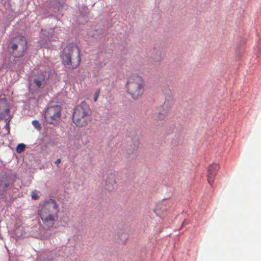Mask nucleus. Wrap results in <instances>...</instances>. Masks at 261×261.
Masks as SVG:
<instances>
[{
	"label": "nucleus",
	"mask_w": 261,
	"mask_h": 261,
	"mask_svg": "<svg viewBox=\"0 0 261 261\" xmlns=\"http://www.w3.org/2000/svg\"><path fill=\"white\" fill-rule=\"evenodd\" d=\"M127 89L134 99H138L144 91L142 77L138 74L130 75L127 81Z\"/></svg>",
	"instance_id": "nucleus-4"
},
{
	"label": "nucleus",
	"mask_w": 261,
	"mask_h": 261,
	"mask_svg": "<svg viewBox=\"0 0 261 261\" xmlns=\"http://www.w3.org/2000/svg\"><path fill=\"white\" fill-rule=\"evenodd\" d=\"M32 123L36 129H37L38 131L41 130L42 127L38 120H34L32 121Z\"/></svg>",
	"instance_id": "nucleus-15"
},
{
	"label": "nucleus",
	"mask_w": 261,
	"mask_h": 261,
	"mask_svg": "<svg viewBox=\"0 0 261 261\" xmlns=\"http://www.w3.org/2000/svg\"><path fill=\"white\" fill-rule=\"evenodd\" d=\"M90 110L89 105L83 101L75 109L73 114V121L74 124L79 127L87 125L90 121Z\"/></svg>",
	"instance_id": "nucleus-3"
},
{
	"label": "nucleus",
	"mask_w": 261,
	"mask_h": 261,
	"mask_svg": "<svg viewBox=\"0 0 261 261\" xmlns=\"http://www.w3.org/2000/svg\"><path fill=\"white\" fill-rule=\"evenodd\" d=\"M49 72L46 70L38 71L31 79V86L37 90L43 88L49 80Z\"/></svg>",
	"instance_id": "nucleus-6"
},
{
	"label": "nucleus",
	"mask_w": 261,
	"mask_h": 261,
	"mask_svg": "<svg viewBox=\"0 0 261 261\" xmlns=\"http://www.w3.org/2000/svg\"><path fill=\"white\" fill-rule=\"evenodd\" d=\"M44 37L41 38L38 41L39 45L40 47L49 48L50 47V42L51 39L49 36H47L45 32L43 33Z\"/></svg>",
	"instance_id": "nucleus-13"
},
{
	"label": "nucleus",
	"mask_w": 261,
	"mask_h": 261,
	"mask_svg": "<svg viewBox=\"0 0 261 261\" xmlns=\"http://www.w3.org/2000/svg\"><path fill=\"white\" fill-rule=\"evenodd\" d=\"M61 163V159H58L55 162V163L58 166L59 164Z\"/></svg>",
	"instance_id": "nucleus-20"
},
{
	"label": "nucleus",
	"mask_w": 261,
	"mask_h": 261,
	"mask_svg": "<svg viewBox=\"0 0 261 261\" xmlns=\"http://www.w3.org/2000/svg\"><path fill=\"white\" fill-rule=\"evenodd\" d=\"M153 60L155 62H160L161 59V53L160 50L156 51V55L152 57Z\"/></svg>",
	"instance_id": "nucleus-16"
},
{
	"label": "nucleus",
	"mask_w": 261,
	"mask_h": 261,
	"mask_svg": "<svg viewBox=\"0 0 261 261\" xmlns=\"http://www.w3.org/2000/svg\"><path fill=\"white\" fill-rule=\"evenodd\" d=\"M186 221H184L182 224V226H183L184 225H185L186 224Z\"/></svg>",
	"instance_id": "nucleus-22"
},
{
	"label": "nucleus",
	"mask_w": 261,
	"mask_h": 261,
	"mask_svg": "<svg viewBox=\"0 0 261 261\" xmlns=\"http://www.w3.org/2000/svg\"><path fill=\"white\" fill-rule=\"evenodd\" d=\"M170 91L168 97L166 98V100L163 106L159 108H154L152 110L151 116L156 120H162L167 115L168 110L171 107V102L170 101Z\"/></svg>",
	"instance_id": "nucleus-8"
},
{
	"label": "nucleus",
	"mask_w": 261,
	"mask_h": 261,
	"mask_svg": "<svg viewBox=\"0 0 261 261\" xmlns=\"http://www.w3.org/2000/svg\"><path fill=\"white\" fill-rule=\"evenodd\" d=\"M115 184V175L114 174H110L107 176L106 179V189L108 191H111Z\"/></svg>",
	"instance_id": "nucleus-12"
},
{
	"label": "nucleus",
	"mask_w": 261,
	"mask_h": 261,
	"mask_svg": "<svg viewBox=\"0 0 261 261\" xmlns=\"http://www.w3.org/2000/svg\"><path fill=\"white\" fill-rule=\"evenodd\" d=\"M58 205L54 199L46 201L43 204L39 215L44 227L49 229L53 227L58 219Z\"/></svg>",
	"instance_id": "nucleus-1"
},
{
	"label": "nucleus",
	"mask_w": 261,
	"mask_h": 261,
	"mask_svg": "<svg viewBox=\"0 0 261 261\" xmlns=\"http://www.w3.org/2000/svg\"><path fill=\"white\" fill-rule=\"evenodd\" d=\"M219 169L217 164L213 163L210 165L207 168V181L210 185H212L214 182V178Z\"/></svg>",
	"instance_id": "nucleus-10"
},
{
	"label": "nucleus",
	"mask_w": 261,
	"mask_h": 261,
	"mask_svg": "<svg viewBox=\"0 0 261 261\" xmlns=\"http://www.w3.org/2000/svg\"><path fill=\"white\" fill-rule=\"evenodd\" d=\"M81 59L80 50L73 43L68 44L63 50L62 62L64 66L69 69H73L80 65Z\"/></svg>",
	"instance_id": "nucleus-2"
},
{
	"label": "nucleus",
	"mask_w": 261,
	"mask_h": 261,
	"mask_svg": "<svg viewBox=\"0 0 261 261\" xmlns=\"http://www.w3.org/2000/svg\"><path fill=\"white\" fill-rule=\"evenodd\" d=\"M31 197L33 199L36 200L39 198V195L35 191H33L31 193Z\"/></svg>",
	"instance_id": "nucleus-18"
},
{
	"label": "nucleus",
	"mask_w": 261,
	"mask_h": 261,
	"mask_svg": "<svg viewBox=\"0 0 261 261\" xmlns=\"http://www.w3.org/2000/svg\"><path fill=\"white\" fill-rule=\"evenodd\" d=\"M61 107L58 105L51 106L46 110L44 116L47 123L57 124L60 120Z\"/></svg>",
	"instance_id": "nucleus-7"
},
{
	"label": "nucleus",
	"mask_w": 261,
	"mask_h": 261,
	"mask_svg": "<svg viewBox=\"0 0 261 261\" xmlns=\"http://www.w3.org/2000/svg\"><path fill=\"white\" fill-rule=\"evenodd\" d=\"M8 48L15 58L22 57L27 48V40L23 36H16L12 39Z\"/></svg>",
	"instance_id": "nucleus-5"
},
{
	"label": "nucleus",
	"mask_w": 261,
	"mask_h": 261,
	"mask_svg": "<svg viewBox=\"0 0 261 261\" xmlns=\"http://www.w3.org/2000/svg\"><path fill=\"white\" fill-rule=\"evenodd\" d=\"M154 213H155L157 215H158V213H156V210H154Z\"/></svg>",
	"instance_id": "nucleus-23"
},
{
	"label": "nucleus",
	"mask_w": 261,
	"mask_h": 261,
	"mask_svg": "<svg viewBox=\"0 0 261 261\" xmlns=\"http://www.w3.org/2000/svg\"><path fill=\"white\" fill-rule=\"evenodd\" d=\"M127 139L128 141L130 140V142L127 147V153L128 154L127 158L132 160L136 156V152L139 145V140L137 137H135L133 139L128 138Z\"/></svg>",
	"instance_id": "nucleus-9"
},
{
	"label": "nucleus",
	"mask_w": 261,
	"mask_h": 261,
	"mask_svg": "<svg viewBox=\"0 0 261 261\" xmlns=\"http://www.w3.org/2000/svg\"><path fill=\"white\" fill-rule=\"evenodd\" d=\"M99 94H100V90H99V89H98L96 90V91L95 93V95H94V101H97Z\"/></svg>",
	"instance_id": "nucleus-19"
},
{
	"label": "nucleus",
	"mask_w": 261,
	"mask_h": 261,
	"mask_svg": "<svg viewBox=\"0 0 261 261\" xmlns=\"http://www.w3.org/2000/svg\"><path fill=\"white\" fill-rule=\"evenodd\" d=\"M25 148V145L23 144H19L16 147V151L18 153L22 152Z\"/></svg>",
	"instance_id": "nucleus-17"
},
{
	"label": "nucleus",
	"mask_w": 261,
	"mask_h": 261,
	"mask_svg": "<svg viewBox=\"0 0 261 261\" xmlns=\"http://www.w3.org/2000/svg\"><path fill=\"white\" fill-rule=\"evenodd\" d=\"M259 46H261V44L258 42L257 45V47L258 48Z\"/></svg>",
	"instance_id": "nucleus-21"
},
{
	"label": "nucleus",
	"mask_w": 261,
	"mask_h": 261,
	"mask_svg": "<svg viewBox=\"0 0 261 261\" xmlns=\"http://www.w3.org/2000/svg\"><path fill=\"white\" fill-rule=\"evenodd\" d=\"M7 102L5 99H0V111L2 108H4L3 112H0V118H5L9 113L10 110L8 108H6Z\"/></svg>",
	"instance_id": "nucleus-14"
},
{
	"label": "nucleus",
	"mask_w": 261,
	"mask_h": 261,
	"mask_svg": "<svg viewBox=\"0 0 261 261\" xmlns=\"http://www.w3.org/2000/svg\"><path fill=\"white\" fill-rule=\"evenodd\" d=\"M12 183L7 176H3L0 180V195H3Z\"/></svg>",
	"instance_id": "nucleus-11"
}]
</instances>
